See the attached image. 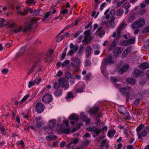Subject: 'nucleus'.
I'll return each mask as SVG.
<instances>
[{
  "label": "nucleus",
  "instance_id": "nucleus-1",
  "mask_svg": "<svg viewBox=\"0 0 149 149\" xmlns=\"http://www.w3.org/2000/svg\"><path fill=\"white\" fill-rule=\"evenodd\" d=\"M116 86L118 88L119 90L122 94L126 96L127 100H128L130 98L131 99L134 98L135 94L133 88L127 86L120 89L119 88L120 86V85L119 84H116Z\"/></svg>",
  "mask_w": 149,
  "mask_h": 149
},
{
  "label": "nucleus",
  "instance_id": "nucleus-2",
  "mask_svg": "<svg viewBox=\"0 0 149 149\" xmlns=\"http://www.w3.org/2000/svg\"><path fill=\"white\" fill-rule=\"evenodd\" d=\"M136 131L138 139H140L143 137L145 136L149 132V126H146L144 125L141 124L137 127Z\"/></svg>",
  "mask_w": 149,
  "mask_h": 149
},
{
  "label": "nucleus",
  "instance_id": "nucleus-3",
  "mask_svg": "<svg viewBox=\"0 0 149 149\" xmlns=\"http://www.w3.org/2000/svg\"><path fill=\"white\" fill-rule=\"evenodd\" d=\"M37 19L36 18H33L28 19L26 23L25 24V27L23 30V32H25L27 31L31 30L34 24H35L37 22Z\"/></svg>",
  "mask_w": 149,
  "mask_h": 149
},
{
  "label": "nucleus",
  "instance_id": "nucleus-4",
  "mask_svg": "<svg viewBox=\"0 0 149 149\" xmlns=\"http://www.w3.org/2000/svg\"><path fill=\"white\" fill-rule=\"evenodd\" d=\"M10 34L17 33L20 32L22 30V27L20 26L16 27L15 24L13 22L10 21Z\"/></svg>",
  "mask_w": 149,
  "mask_h": 149
},
{
  "label": "nucleus",
  "instance_id": "nucleus-5",
  "mask_svg": "<svg viewBox=\"0 0 149 149\" xmlns=\"http://www.w3.org/2000/svg\"><path fill=\"white\" fill-rule=\"evenodd\" d=\"M71 65L74 68L78 69L81 61L80 59L77 57H72L71 59Z\"/></svg>",
  "mask_w": 149,
  "mask_h": 149
},
{
  "label": "nucleus",
  "instance_id": "nucleus-6",
  "mask_svg": "<svg viewBox=\"0 0 149 149\" xmlns=\"http://www.w3.org/2000/svg\"><path fill=\"white\" fill-rule=\"evenodd\" d=\"M145 24L144 19L141 18L138 19L133 24L132 27L133 28H139L144 25Z\"/></svg>",
  "mask_w": 149,
  "mask_h": 149
},
{
  "label": "nucleus",
  "instance_id": "nucleus-7",
  "mask_svg": "<svg viewBox=\"0 0 149 149\" xmlns=\"http://www.w3.org/2000/svg\"><path fill=\"white\" fill-rule=\"evenodd\" d=\"M17 14L21 15H25L28 13L27 10L25 8H22L21 6H17L16 7Z\"/></svg>",
  "mask_w": 149,
  "mask_h": 149
},
{
  "label": "nucleus",
  "instance_id": "nucleus-8",
  "mask_svg": "<svg viewBox=\"0 0 149 149\" xmlns=\"http://www.w3.org/2000/svg\"><path fill=\"white\" fill-rule=\"evenodd\" d=\"M100 123V122L99 121H97L95 123L91 125L89 127L91 131L93 132L97 135L99 134L100 132V131L99 129H98L95 126H97Z\"/></svg>",
  "mask_w": 149,
  "mask_h": 149
},
{
  "label": "nucleus",
  "instance_id": "nucleus-9",
  "mask_svg": "<svg viewBox=\"0 0 149 149\" xmlns=\"http://www.w3.org/2000/svg\"><path fill=\"white\" fill-rule=\"evenodd\" d=\"M78 48L79 47L77 45H74L73 43H71L70 45V48L71 49L68 52V55H72L77 51Z\"/></svg>",
  "mask_w": 149,
  "mask_h": 149
},
{
  "label": "nucleus",
  "instance_id": "nucleus-10",
  "mask_svg": "<svg viewBox=\"0 0 149 149\" xmlns=\"http://www.w3.org/2000/svg\"><path fill=\"white\" fill-rule=\"evenodd\" d=\"M58 81L62 86L65 89H67L69 87V85L68 83V81L65 78L60 79Z\"/></svg>",
  "mask_w": 149,
  "mask_h": 149
},
{
  "label": "nucleus",
  "instance_id": "nucleus-11",
  "mask_svg": "<svg viewBox=\"0 0 149 149\" xmlns=\"http://www.w3.org/2000/svg\"><path fill=\"white\" fill-rule=\"evenodd\" d=\"M52 99V96L49 94H46L42 97V100L44 103H47L51 102Z\"/></svg>",
  "mask_w": 149,
  "mask_h": 149
},
{
  "label": "nucleus",
  "instance_id": "nucleus-12",
  "mask_svg": "<svg viewBox=\"0 0 149 149\" xmlns=\"http://www.w3.org/2000/svg\"><path fill=\"white\" fill-rule=\"evenodd\" d=\"M45 108L44 105L40 102H38L36 107V111L40 113L42 112Z\"/></svg>",
  "mask_w": 149,
  "mask_h": 149
},
{
  "label": "nucleus",
  "instance_id": "nucleus-13",
  "mask_svg": "<svg viewBox=\"0 0 149 149\" xmlns=\"http://www.w3.org/2000/svg\"><path fill=\"white\" fill-rule=\"evenodd\" d=\"M114 61L111 56H109L106 58L103 59V64L104 65L108 64L113 63Z\"/></svg>",
  "mask_w": 149,
  "mask_h": 149
},
{
  "label": "nucleus",
  "instance_id": "nucleus-14",
  "mask_svg": "<svg viewBox=\"0 0 149 149\" xmlns=\"http://www.w3.org/2000/svg\"><path fill=\"white\" fill-rule=\"evenodd\" d=\"M102 26H100L98 28L95 33L96 36H98L101 38L105 34V32L102 30Z\"/></svg>",
  "mask_w": 149,
  "mask_h": 149
},
{
  "label": "nucleus",
  "instance_id": "nucleus-15",
  "mask_svg": "<svg viewBox=\"0 0 149 149\" xmlns=\"http://www.w3.org/2000/svg\"><path fill=\"white\" fill-rule=\"evenodd\" d=\"M135 40L134 37L130 38L128 40L124 41L122 43L123 46H127L134 43Z\"/></svg>",
  "mask_w": 149,
  "mask_h": 149
},
{
  "label": "nucleus",
  "instance_id": "nucleus-16",
  "mask_svg": "<svg viewBox=\"0 0 149 149\" xmlns=\"http://www.w3.org/2000/svg\"><path fill=\"white\" fill-rule=\"evenodd\" d=\"M36 122V126L38 127H40L43 124V122L42 118L40 117L36 118L35 119Z\"/></svg>",
  "mask_w": 149,
  "mask_h": 149
},
{
  "label": "nucleus",
  "instance_id": "nucleus-17",
  "mask_svg": "<svg viewBox=\"0 0 149 149\" xmlns=\"http://www.w3.org/2000/svg\"><path fill=\"white\" fill-rule=\"evenodd\" d=\"M8 24L6 19L3 18H0V28H2L6 26Z\"/></svg>",
  "mask_w": 149,
  "mask_h": 149
},
{
  "label": "nucleus",
  "instance_id": "nucleus-18",
  "mask_svg": "<svg viewBox=\"0 0 149 149\" xmlns=\"http://www.w3.org/2000/svg\"><path fill=\"white\" fill-rule=\"evenodd\" d=\"M92 49L91 46H88L86 48V58H88L91 55Z\"/></svg>",
  "mask_w": 149,
  "mask_h": 149
},
{
  "label": "nucleus",
  "instance_id": "nucleus-19",
  "mask_svg": "<svg viewBox=\"0 0 149 149\" xmlns=\"http://www.w3.org/2000/svg\"><path fill=\"white\" fill-rule=\"evenodd\" d=\"M131 50V47L130 46L128 47L126 49H125L124 52H123L122 54V57L123 58H125Z\"/></svg>",
  "mask_w": 149,
  "mask_h": 149
},
{
  "label": "nucleus",
  "instance_id": "nucleus-20",
  "mask_svg": "<svg viewBox=\"0 0 149 149\" xmlns=\"http://www.w3.org/2000/svg\"><path fill=\"white\" fill-rule=\"evenodd\" d=\"M129 68V66L127 65H126L121 68L119 71V73L120 74H123V73L127 71Z\"/></svg>",
  "mask_w": 149,
  "mask_h": 149
},
{
  "label": "nucleus",
  "instance_id": "nucleus-21",
  "mask_svg": "<svg viewBox=\"0 0 149 149\" xmlns=\"http://www.w3.org/2000/svg\"><path fill=\"white\" fill-rule=\"evenodd\" d=\"M26 49V47L25 46H24L21 48L19 50L18 53L16 56V57L18 58L20 56L22 55Z\"/></svg>",
  "mask_w": 149,
  "mask_h": 149
},
{
  "label": "nucleus",
  "instance_id": "nucleus-22",
  "mask_svg": "<svg viewBox=\"0 0 149 149\" xmlns=\"http://www.w3.org/2000/svg\"><path fill=\"white\" fill-rule=\"evenodd\" d=\"M121 53L120 49L119 47H116L113 51V54L115 56H118Z\"/></svg>",
  "mask_w": 149,
  "mask_h": 149
},
{
  "label": "nucleus",
  "instance_id": "nucleus-23",
  "mask_svg": "<svg viewBox=\"0 0 149 149\" xmlns=\"http://www.w3.org/2000/svg\"><path fill=\"white\" fill-rule=\"evenodd\" d=\"M79 141V139L77 138L73 139L71 141L67 146V147L70 148L71 146H73L72 145L73 143H76Z\"/></svg>",
  "mask_w": 149,
  "mask_h": 149
},
{
  "label": "nucleus",
  "instance_id": "nucleus-24",
  "mask_svg": "<svg viewBox=\"0 0 149 149\" xmlns=\"http://www.w3.org/2000/svg\"><path fill=\"white\" fill-rule=\"evenodd\" d=\"M125 24H121L118 27L117 29V35L118 36H120V32L121 30L125 27Z\"/></svg>",
  "mask_w": 149,
  "mask_h": 149
},
{
  "label": "nucleus",
  "instance_id": "nucleus-25",
  "mask_svg": "<svg viewBox=\"0 0 149 149\" xmlns=\"http://www.w3.org/2000/svg\"><path fill=\"white\" fill-rule=\"evenodd\" d=\"M89 141L88 140L85 141L82 143L80 149H84V148L87 147L89 144Z\"/></svg>",
  "mask_w": 149,
  "mask_h": 149
},
{
  "label": "nucleus",
  "instance_id": "nucleus-26",
  "mask_svg": "<svg viewBox=\"0 0 149 149\" xmlns=\"http://www.w3.org/2000/svg\"><path fill=\"white\" fill-rule=\"evenodd\" d=\"M140 68L142 69H146L149 68V63L146 62H144L140 65Z\"/></svg>",
  "mask_w": 149,
  "mask_h": 149
},
{
  "label": "nucleus",
  "instance_id": "nucleus-27",
  "mask_svg": "<svg viewBox=\"0 0 149 149\" xmlns=\"http://www.w3.org/2000/svg\"><path fill=\"white\" fill-rule=\"evenodd\" d=\"M79 88L75 90V92L77 93H81L83 91V90L85 88V85L83 84H81L79 86Z\"/></svg>",
  "mask_w": 149,
  "mask_h": 149
},
{
  "label": "nucleus",
  "instance_id": "nucleus-28",
  "mask_svg": "<svg viewBox=\"0 0 149 149\" xmlns=\"http://www.w3.org/2000/svg\"><path fill=\"white\" fill-rule=\"evenodd\" d=\"M57 138L56 135H49L46 137V139L49 141H53L55 140Z\"/></svg>",
  "mask_w": 149,
  "mask_h": 149
},
{
  "label": "nucleus",
  "instance_id": "nucleus-29",
  "mask_svg": "<svg viewBox=\"0 0 149 149\" xmlns=\"http://www.w3.org/2000/svg\"><path fill=\"white\" fill-rule=\"evenodd\" d=\"M98 110V108L97 107H95L93 108H91L90 109V112L92 114H94L97 112Z\"/></svg>",
  "mask_w": 149,
  "mask_h": 149
},
{
  "label": "nucleus",
  "instance_id": "nucleus-30",
  "mask_svg": "<svg viewBox=\"0 0 149 149\" xmlns=\"http://www.w3.org/2000/svg\"><path fill=\"white\" fill-rule=\"evenodd\" d=\"M116 131L114 130H110L108 133V136L109 138H112L114 135Z\"/></svg>",
  "mask_w": 149,
  "mask_h": 149
},
{
  "label": "nucleus",
  "instance_id": "nucleus-31",
  "mask_svg": "<svg viewBox=\"0 0 149 149\" xmlns=\"http://www.w3.org/2000/svg\"><path fill=\"white\" fill-rule=\"evenodd\" d=\"M126 80L131 85H134L136 82V80L132 78H130L127 79Z\"/></svg>",
  "mask_w": 149,
  "mask_h": 149
},
{
  "label": "nucleus",
  "instance_id": "nucleus-32",
  "mask_svg": "<svg viewBox=\"0 0 149 149\" xmlns=\"http://www.w3.org/2000/svg\"><path fill=\"white\" fill-rule=\"evenodd\" d=\"M69 118L71 120H77L79 119V117L78 116L74 114H73L71 115L69 117Z\"/></svg>",
  "mask_w": 149,
  "mask_h": 149
},
{
  "label": "nucleus",
  "instance_id": "nucleus-33",
  "mask_svg": "<svg viewBox=\"0 0 149 149\" xmlns=\"http://www.w3.org/2000/svg\"><path fill=\"white\" fill-rule=\"evenodd\" d=\"M141 72L138 69H135L134 72V77H137L140 75Z\"/></svg>",
  "mask_w": 149,
  "mask_h": 149
},
{
  "label": "nucleus",
  "instance_id": "nucleus-34",
  "mask_svg": "<svg viewBox=\"0 0 149 149\" xmlns=\"http://www.w3.org/2000/svg\"><path fill=\"white\" fill-rule=\"evenodd\" d=\"M91 37L89 35H86L84 36V38L82 41L83 42H87L88 41H90L91 40Z\"/></svg>",
  "mask_w": 149,
  "mask_h": 149
},
{
  "label": "nucleus",
  "instance_id": "nucleus-35",
  "mask_svg": "<svg viewBox=\"0 0 149 149\" xmlns=\"http://www.w3.org/2000/svg\"><path fill=\"white\" fill-rule=\"evenodd\" d=\"M130 6V3L127 2L124 3L122 5V7L125 9L129 8Z\"/></svg>",
  "mask_w": 149,
  "mask_h": 149
},
{
  "label": "nucleus",
  "instance_id": "nucleus-36",
  "mask_svg": "<svg viewBox=\"0 0 149 149\" xmlns=\"http://www.w3.org/2000/svg\"><path fill=\"white\" fill-rule=\"evenodd\" d=\"M56 125V122L54 120H50L48 123V125L49 127L52 128Z\"/></svg>",
  "mask_w": 149,
  "mask_h": 149
},
{
  "label": "nucleus",
  "instance_id": "nucleus-37",
  "mask_svg": "<svg viewBox=\"0 0 149 149\" xmlns=\"http://www.w3.org/2000/svg\"><path fill=\"white\" fill-rule=\"evenodd\" d=\"M124 13V10L122 9H119L116 15L118 16L121 17Z\"/></svg>",
  "mask_w": 149,
  "mask_h": 149
},
{
  "label": "nucleus",
  "instance_id": "nucleus-38",
  "mask_svg": "<svg viewBox=\"0 0 149 149\" xmlns=\"http://www.w3.org/2000/svg\"><path fill=\"white\" fill-rule=\"evenodd\" d=\"M29 97V94H28L25 96L22 100L19 101V103L21 104L23 103Z\"/></svg>",
  "mask_w": 149,
  "mask_h": 149
},
{
  "label": "nucleus",
  "instance_id": "nucleus-39",
  "mask_svg": "<svg viewBox=\"0 0 149 149\" xmlns=\"http://www.w3.org/2000/svg\"><path fill=\"white\" fill-rule=\"evenodd\" d=\"M84 47L82 46H81L79 50L77 52V54L78 56H80L82 55L83 53V50L84 49Z\"/></svg>",
  "mask_w": 149,
  "mask_h": 149
},
{
  "label": "nucleus",
  "instance_id": "nucleus-40",
  "mask_svg": "<svg viewBox=\"0 0 149 149\" xmlns=\"http://www.w3.org/2000/svg\"><path fill=\"white\" fill-rule=\"evenodd\" d=\"M82 119L86 121V124H88L90 123V120L89 118H87L86 116H84V117L82 116Z\"/></svg>",
  "mask_w": 149,
  "mask_h": 149
},
{
  "label": "nucleus",
  "instance_id": "nucleus-41",
  "mask_svg": "<svg viewBox=\"0 0 149 149\" xmlns=\"http://www.w3.org/2000/svg\"><path fill=\"white\" fill-rule=\"evenodd\" d=\"M41 78L40 77H36V78L33 81L35 84H38L41 81Z\"/></svg>",
  "mask_w": 149,
  "mask_h": 149
},
{
  "label": "nucleus",
  "instance_id": "nucleus-42",
  "mask_svg": "<svg viewBox=\"0 0 149 149\" xmlns=\"http://www.w3.org/2000/svg\"><path fill=\"white\" fill-rule=\"evenodd\" d=\"M73 97V93H72L69 92L68 93L67 95L65 97V99H69Z\"/></svg>",
  "mask_w": 149,
  "mask_h": 149
},
{
  "label": "nucleus",
  "instance_id": "nucleus-43",
  "mask_svg": "<svg viewBox=\"0 0 149 149\" xmlns=\"http://www.w3.org/2000/svg\"><path fill=\"white\" fill-rule=\"evenodd\" d=\"M107 140L106 139L102 140L100 145V147H102L105 146L107 144Z\"/></svg>",
  "mask_w": 149,
  "mask_h": 149
},
{
  "label": "nucleus",
  "instance_id": "nucleus-44",
  "mask_svg": "<svg viewBox=\"0 0 149 149\" xmlns=\"http://www.w3.org/2000/svg\"><path fill=\"white\" fill-rule=\"evenodd\" d=\"M62 91L61 90L56 91L54 93V95L56 96H59L62 94Z\"/></svg>",
  "mask_w": 149,
  "mask_h": 149
},
{
  "label": "nucleus",
  "instance_id": "nucleus-45",
  "mask_svg": "<svg viewBox=\"0 0 149 149\" xmlns=\"http://www.w3.org/2000/svg\"><path fill=\"white\" fill-rule=\"evenodd\" d=\"M126 108L125 107L120 108L118 109L119 112L123 114L124 112L126 110Z\"/></svg>",
  "mask_w": 149,
  "mask_h": 149
},
{
  "label": "nucleus",
  "instance_id": "nucleus-46",
  "mask_svg": "<svg viewBox=\"0 0 149 149\" xmlns=\"http://www.w3.org/2000/svg\"><path fill=\"white\" fill-rule=\"evenodd\" d=\"M45 131L47 134H51L52 132V128L49 127L46 128Z\"/></svg>",
  "mask_w": 149,
  "mask_h": 149
},
{
  "label": "nucleus",
  "instance_id": "nucleus-47",
  "mask_svg": "<svg viewBox=\"0 0 149 149\" xmlns=\"http://www.w3.org/2000/svg\"><path fill=\"white\" fill-rule=\"evenodd\" d=\"M51 15V12L48 11L46 12L44 15V18L42 19L43 20H44L45 19L47 18L48 16Z\"/></svg>",
  "mask_w": 149,
  "mask_h": 149
},
{
  "label": "nucleus",
  "instance_id": "nucleus-48",
  "mask_svg": "<svg viewBox=\"0 0 149 149\" xmlns=\"http://www.w3.org/2000/svg\"><path fill=\"white\" fill-rule=\"evenodd\" d=\"M123 114L124 115L127 119H129L130 118V115L128 112L125 111Z\"/></svg>",
  "mask_w": 149,
  "mask_h": 149
},
{
  "label": "nucleus",
  "instance_id": "nucleus-49",
  "mask_svg": "<svg viewBox=\"0 0 149 149\" xmlns=\"http://www.w3.org/2000/svg\"><path fill=\"white\" fill-rule=\"evenodd\" d=\"M110 79L111 81L113 83H116L118 81V80L114 77H111L110 78Z\"/></svg>",
  "mask_w": 149,
  "mask_h": 149
},
{
  "label": "nucleus",
  "instance_id": "nucleus-50",
  "mask_svg": "<svg viewBox=\"0 0 149 149\" xmlns=\"http://www.w3.org/2000/svg\"><path fill=\"white\" fill-rule=\"evenodd\" d=\"M35 85V84L33 81H29L28 87L30 88Z\"/></svg>",
  "mask_w": 149,
  "mask_h": 149
},
{
  "label": "nucleus",
  "instance_id": "nucleus-51",
  "mask_svg": "<svg viewBox=\"0 0 149 149\" xmlns=\"http://www.w3.org/2000/svg\"><path fill=\"white\" fill-rule=\"evenodd\" d=\"M65 77L68 79H69L72 77L71 74L69 72H66L65 74Z\"/></svg>",
  "mask_w": 149,
  "mask_h": 149
},
{
  "label": "nucleus",
  "instance_id": "nucleus-52",
  "mask_svg": "<svg viewBox=\"0 0 149 149\" xmlns=\"http://www.w3.org/2000/svg\"><path fill=\"white\" fill-rule=\"evenodd\" d=\"M64 37H65V35L61 36L57 38L56 41L57 42H60L62 40Z\"/></svg>",
  "mask_w": 149,
  "mask_h": 149
},
{
  "label": "nucleus",
  "instance_id": "nucleus-53",
  "mask_svg": "<svg viewBox=\"0 0 149 149\" xmlns=\"http://www.w3.org/2000/svg\"><path fill=\"white\" fill-rule=\"evenodd\" d=\"M26 9L30 13L33 15V10L32 9L28 7H26Z\"/></svg>",
  "mask_w": 149,
  "mask_h": 149
},
{
  "label": "nucleus",
  "instance_id": "nucleus-54",
  "mask_svg": "<svg viewBox=\"0 0 149 149\" xmlns=\"http://www.w3.org/2000/svg\"><path fill=\"white\" fill-rule=\"evenodd\" d=\"M40 11L38 10H33V15H37L39 14Z\"/></svg>",
  "mask_w": 149,
  "mask_h": 149
},
{
  "label": "nucleus",
  "instance_id": "nucleus-55",
  "mask_svg": "<svg viewBox=\"0 0 149 149\" xmlns=\"http://www.w3.org/2000/svg\"><path fill=\"white\" fill-rule=\"evenodd\" d=\"M60 85L59 84L55 82L54 83V88L56 89H58L60 87Z\"/></svg>",
  "mask_w": 149,
  "mask_h": 149
},
{
  "label": "nucleus",
  "instance_id": "nucleus-56",
  "mask_svg": "<svg viewBox=\"0 0 149 149\" xmlns=\"http://www.w3.org/2000/svg\"><path fill=\"white\" fill-rule=\"evenodd\" d=\"M91 64V62L88 59H86L85 61V65L86 66H89Z\"/></svg>",
  "mask_w": 149,
  "mask_h": 149
},
{
  "label": "nucleus",
  "instance_id": "nucleus-57",
  "mask_svg": "<svg viewBox=\"0 0 149 149\" xmlns=\"http://www.w3.org/2000/svg\"><path fill=\"white\" fill-rule=\"evenodd\" d=\"M140 10L138 12L139 14H142L144 13L146 11L145 9L143 8H140Z\"/></svg>",
  "mask_w": 149,
  "mask_h": 149
},
{
  "label": "nucleus",
  "instance_id": "nucleus-58",
  "mask_svg": "<svg viewBox=\"0 0 149 149\" xmlns=\"http://www.w3.org/2000/svg\"><path fill=\"white\" fill-rule=\"evenodd\" d=\"M34 68H32V67H31V68L29 70V71L27 73V75H29L30 74H31V73L33 72V70H34Z\"/></svg>",
  "mask_w": 149,
  "mask_h": 149
},
{
  "label": "nucleus",
  "instance_id": "nucleus-59",
  "mask_svg": "<svg viewBox=\"0 0 149 149\" xmlns=\"http://www.w3.org/2000/svg\"><path fill=\"white\" fill-rule=\"evenodd\" d=\"M104 138V136H100L97 139V141L98 142H100L102 141V140Z\"/></svg>",
  "mask_w": 149,
  "mask_h": 149
},
{
  "label": "nucleus",
  "instance_id": "nucleus-60",
  "mask_svg": "<svg viewBox=\"0 0 149 149\" xmlns=\"http://www.w3.org/2000/svg\"><path fill=\"white\" fill-rule=\"evenodd\" d=\"M9 71V70L7 69H4L2 70L1 72L3 74H5L8 72Z\"/></svg>",
  "mask_w": 149,
  "mask_h": 149
},
{
  "label": "nucleus",
  "instance_id": "nucleus-61",
  "mask_svg": "<svg viewBox=\"0 0 149 149\" xmlns=\"http://www.w3.org/2000/svg\"><path fill=\"white\" fill-rule=\"evenodd\" d=\"M68 12V10L66 9H65L62 10L60 12V13L64 14Z\"/></svg>",
  "mask_w": 149,
  "mask_h": 149
},
{
  "label": "nucleus",
  "instance_id": "nucleus-62",
  "mask_svg": "<svg viewBox=\"0 0 149 149\" xmlns=\"http://www.w3.org/2000/svg\"><path fill=\"white\" fill-rule=\"evenodd\" d=\"M90 136L89 134L88 133H87L85 134L84 136H83L84 139H86V138Z\"/></svg>",
  "mask_w": 149,
  "mask_h": 149
},
{
  "label": "nucleus",
  "instance_id": "nucleus-63",
  "mask_svg": "<svg viewBox=\"0 0 149 149\" xmlns=\"http://www.w3.org/2000/svg\"><path fill=\"white\" fill-rule=\"evenodd\" d=\"M63 132L64 133L67 134L69 133L70 132V130L68 128L65 129L63 130Z\"/></svg>",
  "mask_w": 149,
  "mask_h": 149
},
{
  "label": "nucleus",
  "instance_id": "nucleus-64",
  "mask_svg": "<svg viewBox=\"0 0 149 149\" xmlns=\"http://www.w3.org/2000/svg\"><path fill=\"white\" fill-rule=\"evenodd\" d=\"M115 13V9H112L110 12V15H113Z\"/></svg>",
  "mask_w": 149,
  "mask_h": 149
}]
</instances>
